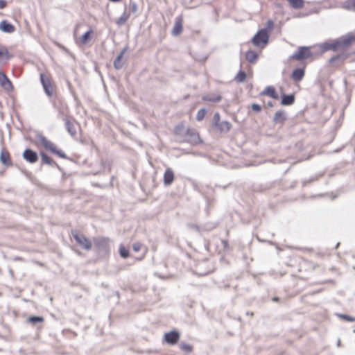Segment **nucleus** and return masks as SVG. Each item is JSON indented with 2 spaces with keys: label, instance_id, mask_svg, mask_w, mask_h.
<instances>
[{
  "label": "nucleus",
  "instance_id": "nucleus-36",
  "mask_svg": "<svg viewBox=\"0 0 355 355\" xmlns=\"http://www.w3.org/2000/svg\"><path fill=\"white\" fill-rule=\"evenodd\" d=\"M284 120V114L282 112H276L275 115V121H282Z\"/></svg>",
  "mask_w": 355,
  "mask_h": 355
},
{
  "label": "nucleus",
  "instance_id": "nucleus-25",
  "mask_svg": "<svg viewBox=\"0 0 355 355\" xmlns=\"http://www.w3.org/2000/svg\"><path fill=\"white\" fill-rule=\"evenodd\" d=\"M290 6L295 8V9H299L304 7V0H286Z\"/></svg>",
  "mask_w": 355,
  "mask_h": 355
},
{
  "label": "nucleus",
  "instance_id": "nucleus-19",
  "mask_svg": "<svg viewBox=\"0 0 355 355\" xmlns=\"http://www.w3.org/2000/svg\"><path fill=\"white\" fill-rule=\"evenodd\" d=\"M0 29L3 32L9 33H13L15 31V26L6 20H3L0 23Z\"/></svg>",
  "mask_w": 355,
  "mask_h": 355
},
{
  "label": "nucleus",
  "instance_id": "nucleus-26",
  "mask_svg": "<svg viewBox=\"0 0 355 355\" xmlns=\"http://www.w3.org/2000/svg\"><path fill=\"white\" fill-rule=\"evenodd\" d=\"M44 320L42 316H31L27 319V322L31 324H35L37 322H43Z\"/></svg>",
  "mask_w": 355,
  "mask_h": 355
},
{
  "label": "nucleus",
  "instance_id": "nucleus-38",
  "mask_svg": "<svg viewBox=\"0 0 355 355\" xmlns=\"http://www.w3.org/2000/svg\"><path fill=\"white\" fill-rule=\"evenodd\" d=\"M251 107H252V109L254 111H255V112H260V111H261V106H260L259 105H258V104H256V103L252 104V105H251Z\"/></svg>",
  "mask_w": 355,
  "mask_h": 355
},
{
  "label": "nucleus",
  "instance_id": "nucleus-14",
  "mask_svg": "<svg viewBox=\"0 0 355 355\" xmlns=\"http://www.w3.org/2000/svg\"><path fill=\"white\" fill-rule=\"evenodd\" d=\"M12 57L8 49L0 44V64L6 62Z\"/></svg>",
  "mask_w": 355,
  "mask_h": 355
},
{
  "label": "nucleus",
  "instance_id": "nucleus-2",
  "mask_svg": "<svg viewBox=\"0 0 355 355\" xmlns=\"http://www.w3.org/2000/svg\"><path fill=\"white\" fill-rule=\"evenodd\" d=\"M38 144L40 146L44 148L46 150L58 155L59 157L65 158L66 155L64 153L57 148V146L52 143L51 141L48 140L46 137H42L40 138L38 141Z\"/></svg>",
  "mask_w": 355,
  "mask_h": 355
},
{
  "label": "nucleus",
  "instance_id": "nucleus-1",
  "mask_svg": "<svg viewBox=\"0 0 355 355\" xmlns=\"http://www.w3.org/2000/svg\"><path fill=\"white\" fill-rule=\"evenodd\" d=\"M71 236L76 244L83 250L89 251L92 249V241L87 238L83 232L72 230L71 231Z\"/></svg>",
  "mask_w": 355,
  "mask_h": 355
},
{
  "label": "nucleus",
  "instance_id": "nucleus-39",
  "mask_svg": "<svg viewBox=\"0 0 355 355\" xmlns=\"http://www.w3.org/2000/svg\"><path fill=\"white\" fill-rule=\"evenodd\" d=\"M7 3L5 0H0V9H3L6 6Z\"/></svg>",
  "mask_w": 355,
  "mask_h": 355
},
{
  "label": "nucleus",
  "instance_id": "nucleus-12",
  "mask_svg": "<svg viewBox=\"0 0 355 355\" xmlns=\"http://www.w3.org/2000/svg\"><path fill=\"white\" fill-rule=\"evenodd\" d=\"M183 18L178 16L175 18V24L172 29V34L175 36L179 35L183 30Z\"/></svg>",
  "mask_w": 355,
  "mask_h": 355
},
{
  "label": "nucleus",
  "instance_id": "nucleus-45",
  "mask_svg": "<svg viewBox=\"0 0 355 355\" xmlns=\"http://www.w3.org/2000/svg\"><path fill=\"white\" fill-rule=\"evenodd\" d=\"M268 105H269L270 107H272V104L271 103H268Z\"/></svg>",
  "mask_w": 355,
  "mask_h": 355
},
{
  "label": "nucleus",
  "instance_id": "nucleus-37",
  "mask_svg": "<svg viewBox=\"0 0 355 355\" xmlns=\"http://www.w3.org/2000/svg\"><path fill=\"white\" fill-rule=\"evenodd\" d=\"M143 244L139 242L134 243L132 245V248L135 252H139V250H141Z\"/></svg>",
  "mask_w": 355,
  "mask_h": 355
},
{
  "label": "nucleus",
  "instance_id": "nucleus-5",
  "mask_svg": "<svg viewBox=\"0 0 355 355\" xmlns=\"http://www.w3.org/2000/svg\"><path fill=\"white\" fill-rule=\"evenodd\" d=\"M94 30L89 28L83 35L76 38V44L79 46H85L87 45L94 37Z\"/></svg>",
  "mask_w": 355,
  "mask_h": 355
},
{
  "label": "nucleus",
  "instance_id": "nucleus-20",
  "mask_svg": "<svg viewBox=\"0 0 355 355\" xmlns=\"http://www.w3.org/2000/svg\"><path fill=\"white\" fill-rule=\"evenodd\" d=\"M304 76V69H295L291 75L292 79L295 82L300 81Z\"/></svg>",
  "mask_w": 355,
  "mask_h": 355
},
{
  "label": "nucleus",
  "instance_id": "nucleus-9",
  "mask_svg": "<svg viewBox=\"0 0 355 355\" xmlns=\"http://www.w3.org/2000/svg\"><path fill=\"white\" fill-rule=\"evenodd\" d=\"M0 85L7 92H12L14 89L12 83L3 71H0Z\"/></svg>",
  "mask_w": 355,
  "mask_h": 355
},
{
  "label": "nucleus",
  "instance_id": "nucleus-17",
  "mask_svg": "<svg viewBox=\"0 0 355 355\" xmlns=\"http://www.w3.org/2000/svg\"><path fill=\"white\" fill-rule=\"evenodd\" d=\"M345 59H346V56L345 55H338L331 58L329 60V63L333 67H338L344 64Z\"/></svg>",
  "mask_w": 355,
  "mask_h": 355
},
{
  "label": "nucleus",
  "instance_id": "nucleus-32",
  "mask_svg": "<svg viewBox=\"0 0 355 355\" xmlns=\"http://www.w3.org/2000/svg\"><path fill=\"white\" fill-rule=\"evenodd\" d=\"M355 42V35H349L343 40V44L345 45H349Z\"/></svg>",
  "mask_w": 355,
  "mask_h": 355
},
{
  "label": "nucleus",
  "instance_id": "nucleus-42",
  "mask_svg": "<svg viewBox=\"0 0 355 355\" xmlns=\"http://www.w3.org/2000/svg\"><path fill=\"white\" fill-rule=\"evenodd\" d=\"M182 128V126H181V127H180V126H179V125H178V126H176V127H175V132H178V131L179 130H180Z\"/></svg>",
  "mask_w": 355,
  "mask_h": 355
},
{
  "label": "nucleus",
  "instance_id": "nucleus-28",
  "mask_svg": "<svg viewBox=\"0 0 355 355\" xmlns=\"http://www.w3.org/2000/svg\"><path fill=\"white\" fill-rule=\"evenodd\" d=\"M119 253H120V255L123 258H128L129 257V255H130L128 249H127L123 245H121L120 246V248H119Z\"/></svg>",
  "mask_w": 355,
  "mask_h": 355
},
{
  "label": "nucleus",
  "instance_id": "nucleus-31",
  "mask_svg": "<svg viewBox=\"0 0 355 355\" xmlns=\"http://www.w3.org/2000/svg\"><path fill=\"white\" fill-rule=\"evenodd\" d=\"M129 17V15L126 14V13H123L117 20V24L118 25H121V24H123L124 23L126 22V21L128 20Z\"/></svg>",
  "mask_w": 355,
  "mask_h": 355
},
{
  "label": "nucleus",
  "instance_id": "nucleus-27",
  "mask_svg": "<svg viewBox=\"0 0 355 355\" xmlns=\"http://www.w3.org/2000/svg\"><path fill=\"white\" fill-rule=\"evenodd\" d=\"M123 56V52H121L118 57L114 61V65L116 69H120L121 67V60Z\"/></svg>",
  "mask_w": 355,
  "mask_h": 355
},
{
  "label": "nucleus",
  "instance_id": "nucleus-7",
  "mask_svg": "<svg viewBox=\"0 0 355 355\" xmlns=\"http://www.w3.org/2000/svg\"><path fill=\"white\" fill-rule=\"evenodd\" d=\"M252 76L253 71L252 67L250 66H248V71L245 72L242 70L239 71L234 77V80L239 83H243L247 78H252Z\"/></svg>",
  "mask_w": 355,
  "mask_h": 355
},
{
  "label": "nucleus",
  "instance_id": "nucleus-3",
  "mask_svg": "<svg viewBox=\"0 0 355 355\" xmlns=\"http://www.w3.org/2000/svg\"><path fill=\"white\" fill-rule=\"evenodd\" d=\"M268 39L269 33L268 31L266 29H261L253 37L252 42L256 46L263 47L267 44Z\"/></svg>",
  "mask_w": 355,
  "mask_h": 355
},
{
  "label": "nucleus",
  "instance_id": "nucleus-18",
  "mask_svg": "<svg viewBox=\"0 0 355 355\" xmlns=\"http://www.w3.org/2000/svg\"><path fill=\"white\" fill-rule=\"evenodd\" d=\"M261 96H268L274 99H278L279 95L273 86L267 87L261 93Z\"/></svg>",
  "mask_w": 355,
  "mask_h": 355
},
{
  "label": "nucleus",
  "instance_id": "nucleus-15",
  "mask_svg": "<svg viewBox=\"0 0 355 355\" xmlns=\"http://www.w3.org/2000/svg\"><path fill=\"white\" fill-rule=\"evenodd\" d=\"M214 128L218 132L227 133L232 128V124L229 121H224L217 123V125H216Z\"/></svg>",
  "mask_w": 355,
  "mask_h": 355
},
{
  "label": "nucleus",
  "instance_id": "nucleus-44",
  "mask_svg": "<svg viewBox=\"0 0 355 355\" xmlns=\"http://www.w3.org/2000/svg\"><path fill=\"white\" fill-rule=\"evenodd\" d=\"M272 300L275 301V302H278L279 301V298L278 297H273L272 298Z\"/></svg>",
  "mask_w": 355,
  "mask_h": 355
},
{
  "label": "nucleus",
  "instance_id": "nucleus-41",
  "mask_svg": "<svg viewBox=\"0 0 355 355\" xmlns=\"http://www.w3.org/2000/svg\"><path fill=\"white\" fill-rule=\"evenodd\" d=\"M222 243H223V245H224V247H225V248H227V245H228V241H227V240H223V241H222Z\"/></svg>",
  "mask_w": 355,
  "mask_h": 355
},
{
  "label": "nucleus",
  "instance_id": "nucleus-10",
  "mask_svg": "<svg viewBox=\"0 0 355 355\" xmlns=\"http://www.w3.org/2000/svg\"><path fill=\"white\" fill-rule=\"evenodd\" d=\"M164 340L170 345H175L180 339V334L177 331H171L164 334Z\"/></svg>",
  "mask_w": 355,
  "mask_h": 355
},
{
  "label": "nucleus",
  "instance_id": "nucleus-30",
  "mask_svg": "<svg viewBox=\"0 0 355 355\" xmlns=\"http://www.w3.org/2000/svg\"><path fill=\"white\" fill-rule=\"evenodd\" d=\"M345 8L355 10V0H347L345 2Z\"/></svg>",
  "mask_w": 355,
  "mask_h": 355
},
{
  "label": "nucleus",
  "instance_id": "nucleus-21",
  "mask_svg": "<svg viewBox=\"0 0 355 355\" xmlns=\"http://www.w3.org/2000/svg\"><path fill=\"white\" fill-rule=\"evenodd\" d=\"M66 128L69 133L74 137L77 134V129H76V125L73 121H71L69 120H67L65 123Z\"/></svg>",
  "mask_w": 355,
  "mask_h": 355
},
{
  "label": "nucleus",
  "instance_id": "nucleus-8",
  "mask_svg": "<svg viewBox=\"0 0 355 355\" xmlns=\"http://www.w3.org/2000/svg\"><path fill=\"white\" fill-rule=\"evenodd\" d=\"M311 56V53L308 47H300L298 51L293 55L296 60L307 59Z\"/></svg>",
  "mask_w": 355,
  "mask_h": 355
},
{
  "label": "nucleus",
  "instance_id": "nucleus-43",
  "mask_svg": "<svg viewBox=\"0 0 355 355\" xmlns=\"http://www.w3.org/2000/svg\"><path fill=\"white\" fill-rule=\"evenodd\" d=\"M268 24L269 27H272L273 26V22L270 20L268 21Z\"/></svg>",
  "mask_w": 355,
  "mask_h": 355
},
{
  "label": "nucleus",
  "instance_id": "nucleus-24",
  "mask_svg": "<svg viewBox=\"0 0 355 355\" xmlns=\"http://www.w3.org/2000/svg\"><path fill=\"white\" fill-rule=\"evenodd\" d=\"M245 58L249 62L253 63L257 60L258 55L254 51H248L245 53Z\"/></svg>",
  "mask_w": 355,
  "mask_h": 355
},
{
  "label": "nucleus",
  "instance_id": "nucleus-23",
  "mask_svg": "<svg viewBox=\"0 0 355 355\" xmlns=\"http://www.w3.org/2000/svg\"><path fill=\"white\" fill-rule=\"evenodd\" d=\"M295 101V96L293 94L284 95L282 99V104L284 105H291Z\"/></svg>",
  "mask_w": 355,
  "mask_h": 355
},
{
  "label": "nucleus",
  "instance_id": "nucleus-40",
  "mask_svg": "<svg viewBox=\"0 0 355 355\" xmlns=\"http://www.w3.org/2000/svg\"><path fill=\"white\" fill-rule=\"evenodd\" d=\"M343 318H345L346 320H347L348 321H354L355 320L354 318H352L347 315H343Z\"/></svg>",
  "mask_w": 355,
  "mask_h": 355
},
{
  "label": "nucleus",
  "instance_id": "nucleus-11",
  "mask_svg": "<svg viewBox=\"0 0 355 355\" xmlns=\"http://www.w3.org/2000/svg\"><path fill=\"white\" fill-rule=\"evenodd\" d=\"M0 161L1 163L7 166H11L12 165V162L11 159V157L8 150L3 148L1 149L0 153Z\"/></svg>",
  "mask_w": 355,
  "mask_h": 355
},
{
  "label": "nucleus",
  "instance_id": "nucleus-29",
  "mask_svg": "<svg viewBox=\"0 0 355 355\" xmlns=\"http://www.w3.org/2000/svg\"><path fill=\"white\" fill-rule=\"evenodd\" d=\"M206 113L207 111L205 108L199 110L196 115V119L198 121H202L205 117Z\"/></svg>",
  "mask_w": 355,
  "mask_h": 355
},
{
  "label": "nucleus",
  "instance_id": "nucleus-33",
  "mask_svg": "<svg viewBox=\"0 0 355 355\" xmlns=\"http://www.w3.org/2000/svg\"><path fill=\"white\" fill-rule=\"evenodd\" d=\"M180 348L184 351V352H190L192 351V347L189 345V344H186V343H182L180 345Z\"/></svg>",
  "mask_w": 355,
  "mask_h": 355
},
{
  "label": "nucleus",
  "instance_id": "nucleus-35",
  "mask_svg": "<svg viewBox=\"0 0 355 355\" xmlns=\"http://www.w3.org/2000/svg\"><path fill=\"white\" fill-rule=\"evenodd\" d=\"M220 122V116L219 113H215L213 117V127H214L217 123Z\"/></svg>",
  "mask_w": 355,
  "mask_h": 355
},
{
  "label": "nucleus",
  "instance_id": "nucleus-6",
  "mask_svg": "<svg viewBox=\"0 0 355 355\" xmlns=\"http://www.w3.org/2000/svg\"><path fill=\"white\" fill-rule=\"evenodd\" d=\"M187 140L192 144H200L202 141L200 139L199 132L194 129H188L186 132Z\"/></svg>",
  "mask_w": 355,
  "mask_h": 355
},
{
  "label": "nucleus",
  "instance_id": "nucleus-16",
  "mask_svg": "<svg viewBox=\"0 0 355 355\" xmlns=\"http://www.w3.org/2000/svg\"><path fill=\"white\" fill-rule=\"evenodd\" d=\"M23 157L24 159L31 164L35 163L38 159L37 153L31 149H26L24 151Z\"/></svg>",
  "mask_w": 355,
  "mask_h": 355
},
{
  "label": "nucleus",
  "instance_id": "nucleus-13",
  "mask_svg": "<svg viewBox=\"0 0 355 355\" xmlns=\"http://www.w3.org/2000/svg\"><path fill=\"white\" fill-rule=\"evenodd\" d=\"M175 180V174L171 168H167L164 173L163 182L165 186L171 185Z\"/></svg>",
  "mask_w": 355,
  "mask_h": 355
},
{
  "label": "nucleus",
  "instance_id": "nucleus-4",
  "mask_svg": "<svg viewBox=\"0 0 355 355\" xmlns=\"http://www.w3.org/2000/svg\"><path fill=\"white\" fill-rule=\"evenodd\" d=\"M40 80L45 93L49 96H52L54 93V86L53 85L51 78L48 75L44 73L40 74Z\"/></svg>",
  "mask_w": 355,
  "mask_h": 355
},
{
  "label": "nucleus",
  "instance_id": "nucleus-34",
  "mask_svg": "<svg viewBox=\"0 0 355 355\" xmlns=\"http://www.w3.org/2000/svg\"><path fill=\"white\" fill-rule=\"evenodd\" d=\"M202 99L205 101H213V102H218L220 101L221 97L220 96H217L214 98H209V96H204Z\"/></svg>",
  "mask_w": 355,
  "mask_h": 355
},
{
  "label": "nucleus",
  "instance_id": "nucleus-22",
  "mask_svg": "<svg viewBox=\"0 0 355 355\" xmlns=\"http://www.w3.org/2000/svg\"><path fill=\"white\" fill-rule=\"evenodd\" d=\"M40 155L41 156L42 164H48V165H57L56 162L55 161H53L50 157H49L44 152H40Z\"/></svg>",
  "mask_w": 355,
  "mask_h": 355
}]
</instances>
